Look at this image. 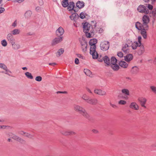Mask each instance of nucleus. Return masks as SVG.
Segmentation results:
<instances>
[{"instance_id":"18","label":"nucleus","mask_w":156,"mask_h":156,"mask_svg":"<svg viewBox=\"0 0 156 156\" xmlns=\"http://www.w3.org/2000/svg\"><path fill=\"white\" fill-rule=\"evenodd\" d=\"M144 51V48L143 45H141L140 46H139L138 48L137 53L139 55H141Z\"/></svg>"},{"instance_id":"64","label":"nucleus","mask_w":156,"mask_h":156,"mask_svg":"<svg viewBox=\"0 0 156 156\" xmlns=\"http://www.w3.org/2000/svg\"><path fill=\"white\" fill-rule=\"evenodd\" d=\"M5 126H0V129H2L3 128H5Z\"/></svg>"},{"instance_id":"13","label":"nucleus","mask_w":156,"mask_h":156,"mask_svg":"<svg viewBox=\"0 0 156 156\" xmlns=\"http://www.w3.org/2000/svg\"><path fill=\"white\" fill-rule=\"evenodd\" d=\"M90 24L86 22L85 23L83 26V30L84 32H89L90 28Z\"/></svg>"},{"instance_id":"45","label":"nucleus","mask_w":156,"mask_h":156,"mask_svg":"<svg viewBox=\"0 0 156 156\" xmlns=\"http://www.w3.org/2000/svg\"><path fill=\"white\" fill-rule=\"evenodd\" d=\"M96 31L98 33H101L103 32V30L101 28H99L97 29Z\"/></svg>"},{"instance_id":"50","label":"nucleus","mask_w":156,"mask_h":156,"mask_svg":"<svg viewBox=\"0 0 156 156\" xmlns=\"http://www.w3.org/2000/svg\"><path fill=\"white\" fill-rule=\"evenodd\" d=\"M126 44H132V41L129 39H127L126 41Z\"/></svg>"},{"instance_id":"56","label":"nucleus","mask_w":156,"mask_h":156,"mask_svg":"<svg viewBox=\"0 0 156 156\" xmlns=\"http://www.w3.org/2000/svg\"><path fill=\"white\" fill-rule=\"evenodd\" d=\"M75 62L76 64H79V60L78 58H75Z\"/></svg>"},{"instance_id":"26","label":"nucleus","mask_w":156,"mask_h":156,"mask_svg":"<svg viewBox=\"0 0 156 156\" xmlns=\"http://www.w3.org/2000/svg\"><path fill=\"white\" fill-rule=\"evenodd\" d=\"M103 60H104L105 63L107 65H110V60L109 58L107 56H105L103 58Z\"/></svg>"},{"instance_id":"24","label":"nucleus","mask_w":156,"mask_h":156,"mask_svg":"<svg viewBox=\"0 0 156 156\" xmlns=\"http://www.w3.org/2000/svg\"><path fill=\"white\" fill-rule=\"evenodd\" d=\"M110 66L114 71H117L119 69V66L116 63L110 64Z\"/></svg>"},{"instance_id":"5","label":"nucleus","mask_w":156,"mask_h":156,"mask_svg":"<svg viewBox=\"0 0 156 156\" xmlns=\"http://www.w3.org/2000/svg\"><path fill=\"white\" fill-rule=\"evenodd\" d=\"M100 46L101 50L103 51H106L109 48V42L105 41H103L101 43Z\"/></svg>"},{"instance_id":"12","label":"nucleus","mask_w":156,"mask_h":156,"mask_svg":"<svg viewBox=\"0 0 156 156\" xmlns=\"http://www.w3.org/2000/svg\"><path fill=\"white\" fill-rule=\"evenodd\" d=\"M94 91L95 94L100 95L104 96L106 94V93L105 91L100 89H95Z\"/></svg>"},{"instance_id":"14","label":"nucleus","mask_w":156,"mask_h":156,"mask_svg":"<svg viewBox=\"0 0 156 156\" xmlns=\"http://www.w3.org/2000/svg\"><path fill=\"white\" fill-rule=\"evenodd\" d=\"M129 107L130 108L136 110L139 109V107L138 105L135 102L131 103L129 105Z\"/></svg>"},{"instance_id":"10","label":"nucleus","mask_w":156,"mask_h":156,"mask_svg":"<svg viewBox=\"0 0 156 156\" xmlns=\"http://www.w3.org/2000/svg\"><path fill=\"white\" fill-rule=\"evenodd\" d=\"M139 69L136 66L133 67L130 71V73L133 75H136L139 72Z\"/></svg>"},{"instance_id":"4","label":"nucleus","mask_w":156,"mask_h":156,"mask_svg":"<svg viewBox=\"0 0 156 156\" xmlns=\"http://www.w3.org/2000/svg\"><path fill=\"white\" fill-rule=\"evenodd\" d=\"M143 23L142 24V26L144 28H148V23L149 22V18L148 16L144 15L142 18Z\"/></svg>"},{"instance_id":"42","label":"nucleus","mask_w":156,"mask_h":156,"mask_svg":"<svg viewBox=\"0 0 156 156\" xmlns=\"http://www.w3.org/2000/svg\"><path fill=\"white\" fill-rule=\"evenodd\" d=\"M42 79V77L40 76H37L35 78V80L37 81L40 82L41 81Z\"/></svg>"},{"instance_id":"37","label":"nucleus","mask_w":156,"mask_h":156,"mask_svg":"<svg viewBox=\"0 0 156 156\" xmlns=\"http://www.w3.org/2000/svg\"><path fill=\"white\" fill-rule=\"evenodd\" d=\"M122 92L123 94L128 95H129V91L127 89H123L122 90Z\"/></svg>"},{"instance_id":"52","label":"nucleus","mask_w":156,"mask_h":156,"mask_svg":"<svg viewBox=\"0 0 156 156\" xmlns=\"http://www.w3.org/2000/svg\"><path fill=\"white\" fill-rule=\"evenodd\" d=\"M147 7L149 9L151 10H152L153 8V6L150 4H148Z\"/></svg>"},{"instance_id":"22","label":"nucleus","mask_w":156,"mask_h":156,"mask_svg":"<svg viewBox=\"0 0 156 156\" xmlns=\"http://www.w3.org/2000/svg\"><path fill=\"white\" fill-rule=\"evenodd\" d=\"M75 4L73 2H70L69 4V5L68 6L67 9L68 10L70 11L73 10L74 8Z\"/></svg>"},{"instance_id":"33","label":"nucleus","mask_w":156,"mask_h":156,"mask_svg":"<svg viewBox=\"0 0 156 156\" xmlns=\"http://www.w3.org/2000/svg\"><path fill=\"white\" fill-rule=\"evenodd\" d=\"M117 62V60L115 57H112L111 58V61H110V64H116Z\"/></svg>"},{"instance_id":"21","label":"nucleus","mask_w":156,"mask_h":156,"mask_svg":"<svg viewBox=\"0 0 156 156\" xmlns=\"http://www.w3.org/2000/svg\"><path fill=\"white\" fill-rule=\"evenodd\" d=\"M12 138L13 139L16 141H17L21 143H23L24 142V141L23 139H21L20 137H19L18 136L15 135H13L12 136Z\"/></svg>"},{"instance_id":"8","label":"nucleus","mask_w":156,"mask_h":156,"mask_svg":"<svg viewBox=\"0 0 156 156\" xmlns=\"http://www.w3.org/2000/svg\"><path fill=\"white\" fill-rule=\"evenodd\" d=\"M63 37H56L53 39L51 42L52 46H54L60 43L63 41Z\"/></svg>"},{"instance_id":"44","label":"nucleus","mask_w":156,"mask_h":156,"mask_svg":"<svg viewBox=\"0 0 156 156\" xmlns=\"http://www.w3.org/2000/svg\"><path fill=\"white\" fill-rule=\"evenodd\" d=\"M80 17L82 19H83L85 17V13L84 12H81L80 15Z\"/></svg>"},{"instance_id":"54","label":"nucleus","mask_w":156,"mask_h":156,"mask_svg":"<svg viewBox=\"0 0 156 156\" xmlns=\"http://www.w3.org/2000/svg\"><path fill=\"white\" fill-rule=\"evenodd\" d=\"M152 14L153 16H155L156 14V9L155 8L153 9L152 12Z\"/></svg>"},{"instance_id":"27","label":"nucleus","mask_w":156,"mask_h":156,"mask_svg":"<svg viewBox=\"0 0 156 156\" xmlns=\"http://www.w3.org/2000/svg\"><path fill=\"white\" fill-rule=\"evenodd\" d=\"M84 3L83 2L78 1L76 3V6L79 9L82 8L84 6Z\"/></svg>"},{"instance_id":"62","label":"nucleus","mask_w":156,"mask_h":156,"mask_svg":"<svg viewBox=\"0 0 156 156\" xmlns=\"http://www.w3.org/2000/svg\"><path fill=\"white\" fill-rule=\"evenodd\" d=\"M25 132H24L23 131H21L20 132V134L22 135H24V133H25Z\"/></svg>"},{"instance_id":"63","label":"nucleus","mask_w":156,"mask_h":156,"mask_svg":"<svg viewBox=\"0 0 156 156\" xmlns=\"http://www.w3.org/2000/svg\"><path fill=\"white\" fill-rule=\"evenodd\" d=\"M56 64L55 63H49V65H50L53 66H55Z\"/></svg>"},{"instance_id":"23","label":"nucleus","mask_w":156,"mask_h":156,"mask_svg":"<svg viewBox=\"0 0 156 156\" xmlns=\"http://www.w3.org/2000/svg\"><path fill=\"white\" fill-rule=\"evenodd\" d=\"M119 66L124 68H126L128 66V64L126 62L123 61H120L119 63Z\"/></svg>"},{"instance_id":"34","label":"nucleus","mask_w":156,"mask_h":156,"mask_svg":"<svg viewBox=\"0 0 156 156\" xmlns=\"http://www.w3.org/2000/svg\"><path fill=\"white\" fill-rule=\"evenodd\" d=\"M12 46V48L14 49H18L20 48V46L19 44H15V41L14 42L13 44H11Z\"/></svg>"},{"instance_id":"41","label":"nucleus","mask_w":156,"mask_h":156,"mask_svg":"<svg viewBox=\"0 0 156 156\" xmlns=\"http://www.w3.org/2000/svg\"><path fill=\"white\" fill-rule=\"evenodd\" d=\"M126 102L124 100H121L118 102V104L121 105H125L126 104Z\"/></svg>"},{"instance_id":"40","label":"nucleus","mask_w":156,"mask_h":156,"mask_svg":"<svg viewBox=\"0 0 156 156\" xmlns=\"http://www.w3.org/2000/svg\"><path fill=\"white\" fill-rule=\"evenodd\" d=\"M1 44L2 46L5 47L7 45V42L6 40L4 39L1 41Z\"/></svg>"},{"instance_id":"17","label":"nucleus","mask_w":156,"mask_h":156,"mask_svg":"<svg viewBox=\"0 0 156 156\" xmlns=\"http://www.w3.org/2000/svg\"><path fill=\"white\" fill-rule=\"evenodd\" d=\"M7 38L8 41H9L11 44L14 43V42L15 41V39L12 34L9 33L8 34Z\"/></svg>"},{"instance_id":"59","label":"nucleus","mask_w":156,"mask_h":156,"mask_svg":"<svg viewBox=\"0 0 156 156\" xmlns=\"http://www.w3.org/2000/svg\"><path fill=\"white\" fill-rule=\"evenodd\" d=\"M66 91H57V94H58V93H62V94H65V93H66Z\"/></svg>"},{"instance_id":"20","label":"nucleus","mask_w":156,"mask_h":156,"mask_svg":"<svg viewBox=\"0 0 156 156\" xmlns=\"http://www.w3.org/2000/svg\"><path fill=\"white\" fill-rule=\"evenodd\" d=\"M125 60L127 62H129L133 59V55L132 54H129L124 57Z\"/></svg>"},{"instance_id":"49","label":"nucleus","mask_w":156,"mask_h":156,"mask_svg":"<svg viewBox=\"0 0 156 156\" xmlns=\"http://www.w3.org/2000/svg\"><path fill=\"white\" fill-rule=\"evenodd\" d=\"M138 43H139V45H141V36H138Z\"/></svg>"},{"instance_id":"51","label":"nucleus","mask_w":156,"mask_h":156,"mask_svg":"<svg viewBox=\"0 0 156 156\" xmlns=\"http://www.w3.org/2000/svg\"><path fill=\"white\" fill-rule=\"evenodd\" d=\"M5 10L4 8L0 7V14L3 13Z\"/></svg>"},{"instance_id":"36","label":"nucleus","mask_w":156,"mask_h":156,"mask_svg":"<svg viewBox=\"0 0 156 156\" xmlns=\"http://www.w3.org/2000/svg\"><path fill=\"white\" fill-rule=\"evenodd\" d=\"M25 75L26 76L28 79H32L33 78V77L31 73L29 72H26L25 73Z\"/></svg>"},{"instance_id":"46","label":"nucleus","mask_w":156,"mask_h":156,"mask_svg":"<svg viewBox=\"0 0 156 156\" xmlns=\"http://www.w3.org/2000/svg\"><path fill=\"white\" fill-rule=\"evenodd\" d=\"M117 55L120 58L122 57L123 55V53L121 51L118 52Z\"/></svg>"},{"instance_id":"38","label":"nucleus","mask_w":156,"mask_h":156,"mask_svg":"<svg viewBox=\"0 0 156 156\" xmlns=\"http://www.w3.org/2000/svg\"><path fill=\"white\" fill-rule=\"evenodd\" d=\"M150 88L153 92L156 94V86H151L150 87Z\"/></svg>"},{"instance_id":"16","label":"nucleus","mask_w":156,"mask_h":156,"mask_svg":"<svg viewBox=\"0 0 156 156\" xmlns=\"http://www.w3.org/2000/svg\"><path fill=\"white\" fill-rule=\"evenodd\" d=\"M129 45L127 44H123L122 50L125 53H127L129 52Z\"/></svg>"},{"instance_id":"58","label":"nucleus","mask_w":156,"mask_h":156,"mask_svg":"<svg viewBox=\"0 0 156 156\" xmlns=\"http://www.w3.org/2000/svg\"><path fill=\"white\" fill-rule=\"evenodd\" d=\"M86 90L88 92H89L91 94L92 93V92L91 91V90L89 88H88V87H87L86 88Z\"/></svg>"},{"instance_id":"15","label":"nucleus","mask_w":156,"mask_h":156,"mask_svg":"<svg viewBox=\"0 0 156 156\" xmlns=\"http://www.w3.org/2000/svg\"><path fill=\"white\" fill-rule=\"evenodd\" d=\"M87 102L88 104L91 105H96L98 102V101L96 98H90Z\"/></svg>"},{"instance_id":"6","label":"nucleus","mask_w":156,"mask_h":156,"mask_svg":"<svg viewBox=\"0 0 156 156\" xmlns=\"http://www.w3.org/2000/svg\"><path fill=\"white\" fill-rule=\"evenodd\" d=\"M137 10L139 12L141 13L148 14L149 12L148 10L146 9L145 6L143 5H140L138 7Z\"/></svg>"},{"instance_id":"48","label":"nucleus","mask_w":156,"mask_h":156,"mask_svg":"<svg viewBox=\"0 0 156 156\" xmlns=\"http://www.w3.org/2000/svg\"><path fill=\"white\" fill-rule=\"evenodd\" d=\"M110 105L113 107V108H117L118 107L115 105L112 104L111 102L109 103Z\"/></svg>"},{"instance_id":"35","label":"nucleus","mask_w":156,"mask_h":156,"mask_svg":"<svg viewBox=\"0 0 156 156\" xmlns=\"http://www.w3.org/2000/svg\"><path fill=\"white\" fill-rule=\"evenodd\" d=\"M32 14V12L30 11H28L25 13V16L26 18H30Z\"/></svg>"},{"instance_id":"2","label":"nucleus","mask_w":156,"mask_h":156,"mask_svg":"<svg viewBox=\"0 0 156 156\" xmlns=\"http://www.w3.org/2000/svg\"><path fill=\"white\" fill-rule=\"evenodd\" d=\"M73 109L76 112L81 114L84 117L89 119L90 116L87 112L85 109L82 106L77 105H75L73 106Z\"/></svg>"},{"instance_id":"47","label":"nucleus","mask_w":156,"mask_h":156,"mask_svg":"<svg viewBox=\"0 0 156 156\" xmlns=\"http://www.w3.org/2000/svg\"><path fill=\"white\" fill-rule=\"evenodd\" d=\"M86 34V35L87 37V38H90L91 37V35L90 34V33H89V32H84Z\"/></svg>"},{"instance_id":"7","label":"nucleus","mask_w":156,"mask_h":156,"mask_svg":"<svg viewBox=\"0 0 156 156\" xmlns=\"http://www.w3.org/2000/svg\"><path fill=\"white\" fill-rule=\"evenodd\" d=\"M138 101L140 103V105L142 107L144 108H147L146 106H145V104L147 101V99L146 98L144 97L140 98H138Z\"/></svg>"},{"instance_id":"39","label":"nucleus","mask_w":156,"mask_h":156,"mask_svg":"<svg viewBox=\"0 0 156 156\" xmlns=\"http://www.w3.org/2000/svg\"><path fill=\"white\" fill-rule=\"evenodd\" d=\"M82 98L83 99L86 101L87 102L90 98L86 94L83 95Z\"/></svg>"},{"instance_id":"1","label":"nucleus","mask_w":156,"mask_h":156,"mask_svg":"<svg viewBox=\"0 0 156 156\" xmlns=\"http://www.w3.org/2000/svg\"><path fill=\"white\" fill-rule=\"evenodd\" d=\"M97 43V40L95 38L91 39L89 41V44L90 45V54L92 56L93 59H97L98 56V54L96 51V44Z\"/></svg>"},{"instance_id":"11","label":"nucleus","mask_w":156,"mask_h":156,"mask_svg":"<svg viewBox=\"0 0 156 156\" xmlns=\"http://www.w3.org/2000/svg\"><path fill=\"white\" fill-rule=\"evenodd\" d=\"M60 133L63 135L69 136L74 135L75 133L72 131H67L66 130H62L60 131Z\"/></svg>"},{"instance_id":"19","label":"nucleus","mask_w":156,"mask_h":156,"mask_svg":"<svg viewBox=\"0 0 156 156\" xmlns=\"http://www.w3.org/2000/svg\"><path fill=\"white\" fill-rule=\"evenodd\" d=\"M0 67L6 71V72L5 73L8 75L9 76H10V75L7 72H9L10 73H12L11 71L8 69L7 67L3 63H0Z\"/></svg>"},{"instance_id":"25","label":"nucleus","mask_w":156,"mask_h":156,"mask_svg":"<svg viewBox=\"0 0 156 156\" xmlns=\"http://www.w3.org/2000/svg\"><path fill=\"white\" fill-rule=\"evenodd\" d=\"M139 43L137 41H135L132 43L131 47L133 49L135 50L136 49L137 47L140 46L141 45H139Z\"/></svg>"},{"instance_id":"29","label":"nucleus","mask_w":156,"mask_h":156,"mask_svg":"<svg viewBox=\"0 0 156 156\" xmlns=\"http://www.w3.org/2000/svg\"><path fill=\"white\" fill-rule=\"evenodd\" d=\"M64 52V50L63 48H60L59 49L56 53V56L57 57L60 56Z\"/></svg>"},{"instance_id":"31","label":"nucleus","mask_w":156,"mask_h":156,"mask_svg":"<svg viewBox=\"0 0 156 156\" xmlns=\"http://www.w3.org/2000/svg\"><path fill=\"white\" fill-rule=\"evenodd\" d=\"M87 47V44L85 41H83V44H82L81 48L83 51H85L86 50Z\"/></svg>"},{"instance_id":"32","label":"nucleus","mask_w":156,"mask_h":156,"mask_svg":"<svg viewBox=\"0 0 156 156\" xmlns=\"http://www.w3.org/2000/svg\"><path fill=\"white\" fill-rule=\"evenodd\" d=\"M12 34L13 35L19 34L20 33V30L18 29H15L12 31Z\"/></svg>"},{"instance_id":"28","label":"nucleus","mask_w":156,"mask_h":156,"mask_svg":"<svg viewBox=\"0 0 156 156\" xmlns=\"http://www.w3.org/2000/svg\"><path fill=\"white\" fill-rule=\"evenodd\" d=\"M84 72L87 76L91 77V73L89 70L87 69H84Z\"/></svg>"},{"instance_id":"53","label":"nucleus","mask_w":156,"mask_h":156,"mask_svg":"<svg viewBox=\"0 0 156 156\" xmlns=\"http://www.w3.org/2000/svg\"><path fill=\"white\" fill-rule=\"evenodd\" d=\"M17 21L16 20L12 24V26L14 27H16L17 25Z\"/></svg>"},{"instance_id":"30","label":"nucleus","mask_w":156,"mask_h":156,"mask_svg":"<svg viewBox=\"0 0 156 156\" xmlns=\"http://www.w3.org/2000/svg\"><path fill=\"white\" fill-rule=\"evenodd\" d=\"M62 5L64 7H66L69 5L68 0H63L62 2Z\"/></svg>"},{"instance_id":"3","label":"nucleus","mask_w":156,"mask_h":156,"mask_svg":"<svg viewBox=\"0 0 156 156\" xmlns=\"http://www.w3.org/2000/svg\"><path fill=\"white\" fill-rule=\"evenodd\" d=\"M135 27L138 30H141V34L144 39H146L147 37L146 30H147L148 28H143V27L142 26V24L138 22L136 23Z\"/></svg>"},{"instance_id":"61","label":"nucleus","mask_w":156,"mask_h":156,"mask_svg":"<svg viewBox=\"0 0 156 156\" xmlns=\"http://www.w3.org/2000/svg\"><path fill=\"white\" fill-rule=\"evenodd\" d=\"M77 56L78 57H79V58H83V56H82L80 54H77Z\"/></svg>"},{"instance_id":"57","label":"nucleus","mask_w":156,"mask_h":156,"mask_svg":"<svg viewBox=\"0 0 156 156\" xmlns=\"http://www.w3.org/2000/svg\"><path fill=\"white\" fill-rule=\"evenodd\" d=\"M149 0H144V1L145 2H148L149 1ZM151 0L152 2H151L152 4H153L156 1V0Z\"/></svg>"},{"instance_id":"55","label":"nucleus","mask_w":156,"mask_h":156,"mask_svg":"<svg viewBox=\"0 0 156 156\" xmlns=\"http://www.w3.org/2000/svg\"><path fill=\"white\" fill-rule=\"evenodd\" d=\"M14 2H18L19 3H21L23 2L24 0H13Z\"/></svg>"},{"instance_id":"60","label":"nucleus","mask_w":156,"mask_h":156,"mask_svg":"<svg viewBox=\"0 0 156 156\" xmlns=\"http://www.w3.org/2000/svg\"><path fill=\"white\" fill-rule=\"evenodd\" d=\"M92 131L93 133H97L98 132V131L96 129H93L92 130Z\"/></svg>"},{"instance_id":"9","label":"nucleus","mask_w":156,"mask_h":156,"mask_svg":"<svg viewBox=\"0 0 156 156\" xmlns=\"http://www.w3.org/2000/svg\"><path fill=\"white\" fill-rule=\"evenodd\" d=\"M64 31L63 29L61 27H59L56 31V35L58 37H62Z\"/></svg>"},{"instance_id":"43","label":"nucleus","mask_w":156,"mask_h":156,"mask_svg":"<svg viewBox=\"0 0 156 156\" xmlns=\"http://www.w3.org/2000/svg\"><path fill=\"white\" fill-rule=\"evenodd\" d=\"M24 136H27V137L30 138H32L33 136L32 135L26 132L25 133H24Z\"/></svg>"}]
</instances>
